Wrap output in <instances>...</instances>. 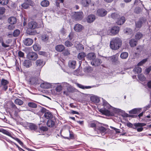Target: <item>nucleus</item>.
Listing matches in <instances>:
<instances>
[{
    "label": "nucleus",
    "instance_id": "nucleus-1",
    "mask_svg": "<svg viewBox=\"0 0 151 151\" xmlns=\"http://www.w3.org/2000/svg\"><path fill=\"white\" fill-rule=\"evenodd\" d=\"M122 44V41L121 39L118 37L113 38L110 42V46L112 50L118 49Z\"/></svg>",
    "mask_w": 151,
    "mask_h": 151
},
{
    "label": "nucleus",
    "instance_id": "nucleus-2",
    "mask_svg": "<svg viewBox=\"0 0 151 151\" xmlns=\"http://www.w3.org/2000/svg\"><path fill=\"white\" fill-rule=\"evenodd\" d=\"M37 26V22L34 21H31L29 22L27 27V32L29 35H35L37 33L35 29Z\"/></svg>",
    "mask_w": 151,
    "mask_h": 151
},
{
    "label": "nucleus",
    "instance_id": "nucleus-3",
    "mask_svg": "<svg viewBox=\"0 0 151 151\" xmlns=\"http://www.w3.org/2000/svg\"><path fill=\"white\" fill-rule=\"evenodd\" d=\"M120 30V28L118 26H114L111 28L109 27L107 31L108 35L114 36L118 34Z\"/></svg>",
    "mask_w": 151,
    "mask_h": 151
},
{
    "label": "nucleus",
    "instance_id": "nucleus-4",
    "mask_svg": "<svg viewBox=\"0 0 151 151\" xmlns=\"http://www.w3.org/2000/svg\"><path fill=\"white\" fill-rule=\"evenodd\" d=\"M43 63V61L42 60L38 59L35 62V66L34 67V70L40 74L41 69L44 65Z\"/></svg>",
    "mask_w": 151,
    "mask_h": 151
},
{
    "label": "nucleus",
    "instance_id": "nucleus-5",
    "mask_svg": "<svg viewBox=\"0 0 151 151\" xmlns=\"http://www.w3.org/2000/svg\"><path fill=\"white\" fill-rule=\"evenodd\" d=\"M146 21V19L142 17L140 18L137 21L135 22V29L139 30L142 27L143 24L145 23Z\"/></svg>",
    "mask_w": 151,
    "mask_h": 151
},
{
    "label": "nucleus",
    "instance_id": "nucleus-6",
    "mask_svg": "<svg viewBox=\"0 0 151 151\" xmlns=\"http://www.w3.org/2000/svg\"><path fill=\"white\" fill-rule=\"evenodd\" d=\"M83 13L82 12H75L72 16V19L76 21L81 20L83 18Z\"/></svg>",
    "mask_w": 151,
    "mask_h": 151
},
{
    "label": "nucleus",
    "instance_id": "nucleus-7",
    "mask_svg": "<svg viewBox=\"0 0 151 151\" xmlns=\"http://www.w3.org/2000/svg\"><path fill=\"white\" fill-rule=\"evenodd\" d=\"M41 112L44 114L43 116L47 119H48V120L51 119L53 117V115L51 112L45 108H43L42 109Z\"/></svg>",
    "mask_w": 151,
    "mask_h": 151
},
{
    "label": "nucleus",
    "instance_id": "nucleus-8",
    "mask_svg": "<svg viewBox=\"0 0 151 151\" xmlns=\"http://www.w3.org/2000/svg\"><path fill=\"white\" fill-rule=\"evenodd\" d=\"M35 4L32 0H24V2L21 5L22 7L24 9H26L28 8L29 6H33Z\"/></svg>",
    "mask_w": 151,
    "mask_h": 151
},
{
    "label": "nucleus",
    "instance_id": "nucleus-9",
    "mask_svg": "<svg viewBox=\"0 0 151 151\" xmlns=\"http://www.w3.org/2000/svg\"><path fill=\"white\" fill-rule=\"evenodd\" d=\"M27 58L29 60L35 61L37 59L38 55L35 52H30L27 54Z\"/></svg>",
    "mask_w": 151,
    "mask_h": 151
},
{
    "label": "nucleus",
    "instance_id": "nucleus-10",
    "mask_svg": "<svg viewBox=\"0 0 151 151\" xmlns=\"http://www.w3.org/2000/svg\"><path fill=\"white\" fill-rule=\"evenodd\" d=\"M146 125V124L144 123H134L133 124L130 122L127 123V125L128 127L132 128L133 129H136L137 127H143Z\"/></svg>",
    "mask_w": 151,
    "mask_h": 151
},
{
    "label": "nucleus",
    "instance_id": "nucleus-11",
    "mask_svg": "<svg viewBox=\"0 0 151 151\" xmlns=\"http://www.w3.org/2000/svg\"><path fill=\"white\" fill-rule=\"evenodd\" d=\"M99 111L102 114L108 116H113L114 115V113L110 111L105 109H100L99 110Z\"/></svg>",
    "mask_w": 151,
    "mask_h": 151
},
{
    "label": "nucleus",
    "instance_id": "nucleus-12",
    "mask_svg": "<svg viewBox=\"0 0 151 151\" xmlns=\"http://www.w3.org/2000/svg\"><path fill=\"white\" fill-rule=\"evenodd\" d=\"M107 12L104 9L101 8L98 9L96 12V14L100 17L105 16L107 14Z\"/></svg>",
    "mask_w": 151,
    "mask_h": 151
},
{
    "label": "nucleus",
    "instance_id": "nucleus-13",
    "mask_svg": "<svg viewBox=\"0 0 151 151\" xmlns=\"http://www.w3.org/2000/svg\"><path fill=\"white\" fill-rule=\"evenodd\" d=\"M94 129L95 131L97 132L98 134H101L103 135L106 133V128L102 126L99 127Z\"/></svg>",
    "mask_w": 151,
    "mask_h": 151
},
{
    "label": "nucleus",
    "instance_id": "nucleus-14",
    "mask_svg": "<svg viewBox=\"0 0 151 151\" xmlns=\"http://www.w3.org/2000/svg\"><path fill=\"white\" fill-rule=\"evenodd\" d=\"M96 16L93 14L88 15L86 18V19L87 22L88 23H91L93 22L96 19Z\"/></svg>",
    "mask_w": 151,
    "mask_h": 151
},
{
    "label": "nucleus",
    "instance_id": "nucleus-15",
    "mask_svg": "<svg viewBox=\"0 0 151 151\" xmlns=\"http://www.w3.org/2000/svg\"><path fill=\"white\" fill-rule=\"evenodd\" d=\"M9 83V82L6 80L2 78L1 81V84L3 86V89L4 91H6L8 89L7 85Z\"/></svg>",
    "mask_w": 151,
    "mask_h": 151
},
{
    "label": "nucleus",
    "instance_id": "nucleus-16",
    "mask_svg": "<svg viewBox=\"0 0 151 151\" xmlns=\"http://www.w3.org/2000/svg\"><path fill=\"white\" fill-rule=\"evenodd\" d=\"M126 21L125 17L124 16H122L118 18L116 22V23L118 25H121L123 24Z\"/></svg>",
    "mask_w": 151,
    "mask_h": 151
},
{
    "label": "nucleus",
    "instance_id": "nucleus-17",
    "mask_svg": "<svg viewBox=\"0 0 151 151\" xmlns=\"http://www.w3.org/2000/svg\"><path fill=\"white\" fill-rule=\"evenodd\" d=\"M28 126L31 130L35 131L36 132H38V130H37L38 127L35 124L29 123L28 124Z\"/></svg>",
    "mask_w": 151,
    "mask_h": 151
},
{
    "label": "nucleus",
    "instance_id": "nucleus-18",
    "mask_svg": "<svg viewBox=\"0 0 151 151\" xmlns=\"http://www.w3.org/2000/svg\"><path fill=\"white\" fill-rule=\"evenodd\" d=\"M101 62V59L98 58H95V59L92 60L91 64L93 66H96L100 65Z\"/></svg>",
    "mask_w": 151,
    "mask_h": 151
},
{
    "label": "nucleus",
    "instance_id": "nucleus-19",
    "mask_svg": "<svg viewBox=\"0 0 151 151\" xmlns=\"http://www.w3.org/2000/svg\"><path fill=\"white\" fill-rule=\"evenodd\" d=\"M24 44L27 46L31 45L33 42V40L30 38L25 39L23 41Z\"/></svg>",
    "mask_w": 151,
    "mask_h": 151
},
{
    "label": "nucleus",
    "instance_id": "nucleus-20",
    "mask_svg": "<svg viewBox=\"0 0 151 151\" xmlns=\"http://www.w3.org/2000/svg\"><path fill=\"white\" fill-rule=\"evenodd\" d=\"M83 27L82 25L78 23L75 25L74 27V29L76 32H80L82 31Z\"/></svg>",
    "mask_w": 151,
    "mask_h": 151
},
{
    "label": "nucleus",
    "instance_id": "nucleus-21",
    "mask_svg": "<svg viewBox=\"0 0 151 151\" xmlns=\"http://www.w3.org/2000/svg\"><path fill=\"white\" fill-rule=\"evenodd\" d=\"M91 3V0H81V3L84 7H88Z\"/></svg>",
    "mask_w": 151,
    "mask_h": 151
},
{
    "label": "nucleus",
    "instance_id": "nucleus-22",
    "mask_svg": "<svg viewBox=\"0 0 151 151\" xmlns=\"http://www.w3.org/2000/svg\"><path fill=\"white\" fill-rule=\"evenodd\" d=\"M23 65L26 68H29L32 65V62L30 61L29 60H25L24 61Z\"/></svg>",
    "mask_w": 151,
    "mask_h": 151
},
{
    "label": "nucleus",
    "instance_id": "nucleus-23",
    "mask_svg": "<svg viewBox=\"0 0 151 151\" xmlns=\"http://www.w3.org/2000/svg\"><path fill=\"white\" fill-rule=\"evenodd\" d=\"M65 46L62 45H59L55 47V50L58 52H63L65 49Z\"/></svg>",
    "mask_w": 151,
    "mask_h": 151
},
{
    "label": "nucleus",
    "instance_id": "nucleus-24",
    "mask_svg": "<svg viewBox=\"0 0 151 151\" xmlns=\"http://www.w3.org/2000/svg\"><path fill=\"white\" fill-rule=\"evenodd\" d=\"M37 81L38 80L35 77H32L30 78L28 80L29 83L32 85L36 84Z\"/></svg>",
    "mask_w": 151,
    "mask_h": 151
},
{
    "label": "nucleus",
    "instance_id": "nucleus-25",
    "mask_svg": "<svg viewBox=\"0 0 151 151\" xmlns=\"http://www.w3.org/2000/svg\"><path fill=\"white\" fill-rule=\"evenodd\" d=\"M47 124L49 127H52L55 125V122L51 119H49L47 121Z\"/></svg>",
    "mask_w": 151,
    "mask_h": 151
},
{
    "label": "nucleus",
    "instance_id": "nucleus-26",
    "mask_svg": "<svg viewBox=\"0 0 151 151\" xmlns=\"http://www.w3.org/2000/svg\"><path fill=\"white\" fill-rule=\"evenodd\" d=\"M96 55L93 53H88L87 55V58L89 60H93L96 58Z\"/></svg>",
    "mask_w": 151,
    "mask_h": 151
},
{
    "label": "nucleus",
    "instance_id": "nucleus-27",
    "mask_svg": "<svg viewBox=\"0 0 151 151\" xmlns=\"http://www.w3.org/2000/svg\"><path fill=\"white\" fill-rule=\"evenodd\" d=\"M39 131L38 132L40 133H42L47 131L48 130V128L46 126H41L39 128Z\"/></svg>",
    "mask_w": 151,
    "mask_h": 151
},
{
    "label": "nucleus",
    "instance_id": "nucleus-28",
    "mask_svg": "<svg viewBox=\"0 0 151 151\" xmlns=\"http://www.w3.org/2000/svg\"><path fill=\"white\" fill-rule=\"evenodd\" d=\"M129 43L131 47H134L136 46L137 41L134 39H132L130 40Z\"/></svg>",
    "mask_w": 151,
    "mask_h": 151
},
{
    "label": "nucleus",
    "instance_id": "nucleus-29",
    "mask_svg": "<svg viewBox=\"0 0 151 151\" xmlns=\"http://www.w3.org/2000/svg\"><path fill=\"white\" fill-rule=\"evenodd\" d=\"M75 47L77 49V50L80 52L83 50L84 48L83 46L81 44H78L76 45H75Z\"/></svg>",
    "mask_w": 151,
    "mask_h": 151
},
{
    "label": "nucleus",
    "instance_id": "nucleus-30",
    "mask_svg": "<svg viewBox=\"0 0 151 151\" xmlns=\"http://www.w3.org/2000/svg\"><path fill=\"white\" fill-rule=\"evenodd\" d=\"M141 109L135 108L129 111V113L130 114H136L139 113L141 111Z\"/></svg>",
    "mask_w": 151,
    "mask_h": 151
},
{
    "label": "nucleus",
    "instance_id": "nucleus-31",
    "mask_svg": "<svg viewBox=\"0 0 151 151\" xmlns=\"http://www.w3.org/2000/svg\"><path fill=\"white\" fill-rule=\"evenodd\" d=\"M76 65V61L74 60H70L68 62V65L70 67L75 69Z\"/></svg>",
    "mask_w": 151,
    "mask_h": 151
},
{
    "label": "nucleus",
    "instance_id": "nucleus-32",
    "mask_svg": "<svg viewBox=\"0 0 151 151\" xmlns=\"http://www.w3.org/2000/svg\"><path fill=\"white\" fill-rule=\"evenodd\" d=\"M8 21L11 24H14L16 23L17 20L15 17H12L9 18Z\"/></svg>",
    "mask_w": 151,
    "mask_h": 151
},
{
    "label": "nucleus",
    "instance_id": "nucleus-33",
    "mask_svg": "<svg viewBox=\"0 0 151 151\" xmlns=\"http://www.w3.org/2000/svg\"><path fill=\"white\" fill-rule=\"evenodd\" d=\"M40 87L44 89L49 88L50 86V84L47 83L45 82L41 84L40 85Z\"/></svg>",
    "mask_w": 151,
    "mask_h": 151
},
{
    "label": "nucleus",
    "instance_id": "nucleus-34",
    "mask_svg": "<svg viewBox=\"0 0 151 151\" xmlns=\"http://www.w3.org/2000/svg\"><path fill=\"white\" fill-rule=\"evenodd\" d=\"M86 54L84 52L79 53L78 55L77 58L79 60H82L86 56Z\"/></svg>",
    "mask_w": 151,
    "mask_h": 151
},
{
    "label": "nucleus",
    "instance_id": "nucleus-35",
    "mask_svg": "<svg viewBox=\"0 0 151 151\" xmlns=\"http://www.w3.org/2000/svg\"><path fill=\"white\" fill-rule=\"evenodd\" d=\"M143 36V34L140 32H137L135 35V37L136 40H139Z\"/></svg>",
    "mask_w": 151,
    "mask_h": 151
},
{
    "label": "nucleus",
    "instance_id": "nucleus-36",
    "mask_svg": "<svg viewBox=\"0 0 151 151\" xmlns=\"http://www.w3.org/2000/svg\"><path fill=\"white\" fill-rule=\"evenodd\" d=\"M111 17L114 19H118V18L120 17V15L119 14H117L115 12L112 13L111 15Z\"/></svg>",
    "mask_w": 151,
    "mask_h": 151
},
{
    "label": "nucleus",
    "instance_id": "nucleus-37",
    "mask_svg": "<svg viewBox=\"0 0 151 151\" xmlns=\"http://www.w3.org/2000/svg\"><path fill=\"white\" fill-rule=\"evenodd\" d=\"M91 101L94 103H98L100 101V99L96 96H93L91 97Z\"/></svg>",
    "mask_w": 151,
    "mask_h": 151
},
{
    "label": "nucleus",
    "instance_id": "nucleus-38",
    "mask_svg": "<svg viewBox=\"0 0 151 151\" xmlns=\"http://www.w3.org/2000/svg\"><path fill=\"white\" fill-rule=\"evenodd\" d=\"M32 47L33 50L36 51H39L41 49V47L39 44H35Z\"/></svg>",
    "mask_w": 151,
    "mask_h": 151
},
{
    "label": "nucleus",
    "instance_id": "nucleus-39",
    "mask_svg": "<svg viewBox=\"0 0 151 151\" xmlns=\"http://www.w3.org/2000/svg\"><path fill=\"white\" fill-rule=\"evenodd\" d=\"M125 33L127 35H131L132 33V29L129 28L127 27L124 30Z\"/></svg>",
    "mask_w": 151,
    "mask_h": 151
},
{
    "label": "nucleus",
    "instance_id": "nucleus-40",
    "mask_svg": "<svg viewBox=\"0 0 151 151\" xmlns=\"http://www.w3.org/2000/svg\"><path fill=\"white\" fill-rule=\"evenodd\" d=\"M14 103L15 104L19 106L22 105L24 103L22 101L18 98L16 99L15 100Z\"/></svg>",
    "mask_w": 151,
    "mask_h": 151
},
{
    "label": "nucleus",
    "instance_id": "nucleus-41",
    "mask_svg": "<svg viewBox=\"0 0 151 151\" xmlns=\"http://www.w3.org/2000/svg\"><path fill=\"white\" fill-rule=\"evenodd\" d=\"M128 56V53L127 52H123L120 55V57L122 59H126Z\"/></svg>",
    "mask_w": 151,
    "mask_h": 151
},
{
    "label": "nucleus",
    "instance_id": "nucleus-42",
    "mask_svg": "<svg viewBox=\"0 0 151 151\" xmlns=\"http://www.w3.org/2000/svg\"><path fill=\"white\" fill-rule=\"evenodd\" d=\"M28 106L31 108H35L37 107V104L33 102H28L27 104Z\"/></svg>",
    "mask_w": 151,
    "mask_h": 151
},
{
    "label": "nucleus",
    "instance_id": "nucleus-43",
    "mask_svg": "<svg viewBox=\"0 0 151 151\" xmlns=\"http://www.w3.org/2000/svg\"><path fill=\"white\" fill-rule=\"evenodd\" d=\"M76 85L78 87L82 89H89L91 88V86H84L78 83H77Z\"/></svg>",
    "mask_w": 151,
    "mask_h": 151
},
{
    "label": "nucleus",
    "instance_id": "nucleus-44",
    "mask_svg": "<svg viewBox=\"0 0 151 151\" xmlns=\"http://www.w3.org/2000/svg\"><path fill=\"white\" fill-rule=\"evenodd\" d=\"M41 4L42 6L47 7L49 5V2L47 0H43L41 2Z\"/></svg>",
    "mask_w": 151,
    "mask_h": 151
},
{
    "label": "nucleus",
    "instance_id": "nucleus-45",
    "mask_svg": "<svg viewBox=\"0 0 151 151\" xmlns=\"http://www.w3.org/2000/svg\"><path fill=\"white\" fill-rule=\"evenodd\" d=\"M0 43H1L2 46L6 48L9 46V45H6L4 43V42L3 38L1 37H0Z\"/></svg>",
    "mask_w": 151,
    "mask_h": 151
},
{
    "label": "nucleus",
    "instance_id": "nucleus-46",
    "mask_svg": "<svg viewBox=\"0 0 151 151\" xmlns=\"http://www.w3.org/2000/svg\"><path fill=\"white\" fill-rule=\"evenodd\" d=\"M147 59L148 58H147L143 59L137 63V65L138 66H142L146 63V62L147 61Z\"/></svg>",
    "mask_w": 151,
    "mask_h": 151
},
{
    "label": "nucleus",
    "instance_id": "nucleus-47",
    "mask_svg": "<svg viewBox=\"0 0 151 151\" xmlns=\"http://www.w3.org/2000/svg\"><path fill=\"white\" fill-rule=\"evenodd\" d=\"M133 70L134 71L136 72L137 73H140L142 72V70L141 67L137 66Z\"/></svg>",
    "mask_w": 151,
    "mask_h": 151
},
{
    "label": "nucleus",
    "instance_id": "nucleus-48",
    "mask_svg": "<svg viewBox=\"0 0 151 151\" xmlns=\"http://www.w3.org/2000/svg\"><path fill=\"white\" fill-rule=\"evenodd\" d=\"M139 79L141 81H143L146 80V78L145 76L142 74L139 75L138 76Z\"/></svg>",
    "mask_w": 151,
    "mask_h": 151
},
{
    "label": "nucleus",
    "instance_id": "nucleus-49",
    "mask_svg": "<svg viewBox=\"0 0 151 151\" xmlns=\"http://www.w3.org/2000/svg\"><path fill=\"white\" fill-rule=\"evenodd\" d=\"M62 53L64 56H68L70 54V51L68 49H65L63 51Z\"/></svg>",
    "mask_w": 151,
    "mask_h": 151
},
{
    "label": "nucleus",
    "instance_id": "nucleus-50",
    "mask_svg": "<svg viewBox=\"0 0 151 151\" xmlns=\"http://www.w3.org/2000/svg\"><path fill=\"white\" fill-rule=\"evenodd\" d=\"M65 45L67 47H70L72 46L73 45V44L69 41L66 40L65 42Z\"/></svg>",
    "mask_w": 151,
    "mask_h": 151
},
{
    "label": "nucleus",
    "instance_id": "nucleus-51",
    "mask_svg": "<svg viewBox=\"0 0 151 151\" xmlns=\"http://www.w3.org/2000/svg\"><path fill=\"white\" fill-rule=\"evenodd\" d=\"M41 38L42 40L45 42L47 41L49 38L48 36L46 34L42 35Z\"/></svg>",
    "mask_w": 151,
    "mask_h": 151
},
{
    "label": "nucleus",
    "instance_id": "nucleus-52",
    "mask_svg": "<svg viewBox=\"0 0 151 151\" xmlns=\"http://www.w3.org/2000/svg\"><path fill=\"white\" fill-rule=\"evenodd\" d=\"M20 33V30L19 29H16L14 31L13 35L14 37H17L19 36Z\"/></svg>",
    "mask_w": 151,
    "mask_h": 151
},
{
    "label": "nucleus",
    "instance_id": "nucleus-53",
    "mask_svg": "<svg viewBox=\"0 0 151 151\" xmlns=\"http://www.w3.org/2000/svg\"><path fill=\"white\" fill-rule=\"evenodd\" d=\"M9 1V0H0V4L2 5H6Z\"/></svg>",
    "mask_w": 151,
    "mask_h": 151
},
{
    "label": "nucleus",
    "instance_id": "nucleus-54",
    "mask_svg": "<svg viewBox=\"0 0 151 151\" xmlns=\"http://www.w3.org/2000/svg\"><path fill=\"white\" fill-rule=\"evenodd\" d=\"M62 90V87L61 85L58 86L55 88L56 91L58 92L61 91Z\"/></svg>",
    "mask_w": 151,
    "mask_h": 151
},
{
    "label": "nucleus",
    "instance_id": "nucleus-55",
    "mask_svg": "<svg viewBox=\"0 0 151 151\" xmlns=\"http://www.w3.org/2000/svg\"><path fill=\"white\" fill-rule=\"evenodd\" d=\"M141 11V8L139 7H138L136 8L135 9L134 12L137 14H139L140 12Z\"/></svg>",
    "mask_w": 151,
    "mask_h": 151
},
{
    "label": "nucleus",
    "instance_id": "nucleus-56",
    "mask_svg": "<svg viewBox=\"0 0 151 151\" xmlns=\"http://www.w3.org/2000/svg\"><path fill=\"white\" fill-rule=\"evenodd\" d=\"M96 124L95 123L93 122L89 124H88L89 127L91 128H94V129L96 128Z\"/></svg>",
    "mask_w": 151,
    "mask_h": 151
},
{
    "label": "nucleus",
    "instance_id": "nucleus-57",
    "mask_svg": "<svg viewBox=\"0 0 151 151\" xmlns=\"http://www.w3.org/2000/svg\"><path fill=\"white\" fill-rule=\"evenodd\" d=\"M14 114L16 116H18V113L20 112L21 110H19L17 108L14 109Z\"/></svg>",
    "mask_w": 151,
    "mask_h": 151
},
{
    "label": "nucleus",
    "instance_id": "nucleus-58",
    "mask_svg": "<svg viewBox=\"0 0 151 151\" xmlns=\"http://www.w3.org/2000/svg\"><path fill=\"white\" fill-rule=\"evenodd\" d=\"M18 55L19 57L24 58V53L21 51H19L18 52Z\"/></svg>",
    "mask_w": 151,
    "mask_h": 151
},
{
    "label": "nucleus",
    "instance_id": "nucleus-59",
    "mask_svg": "<svg viewBox=\"0 0 151 151\" xmlns=\"http://www.w3.org/2000/svg\"><path fill=\"white\" fill-rule=\"evenodd\" d=\"M5 9L4 7H0V14H3L5 12Z\"/></svg>",
    "mask_w": 151,
    "mask_h": 151
},
{
    "label": "nucleus",
    "instance_id": "nucleus-60",
    "mask_svg": "<svg viewBox=\"0 0 151 151\" xmlns=\"http://www.w3.org/2000/svg\"><path fill=\"white\" fill-rule=\"evenodd\" d=\"M73 32H71L69 35L68 37H69V39L70 40H71L73 37Z\"/></svg>",
    "mask_w": 151,
    "mask_h": 151
},
{
    "label": "nucleus",
    "instance_id": "nucleus-61",
    "mask_svg": "<svg viewBox=\"0 0 151 151\" xmlns=\"http://www.w3.org/2000/svg\"><path fill=\"white\" fill-rule=\"evenodd\" d=\"M93 70L92 68L91 67H88L86 68V71L88 73H90Z\"/></svg>",
    "mask_w": 151,
    "mask_h": 151
},
{
    "label": "nucleus",
    "instance_id": "nucleus-62",
    "mask_svg": "<svg viewBox=\"0 0 151 151\" xmlns=\"http://www.w3.org/2000/svg\"><path fill=\"white\" fill-rule=\"evenodd\" d=\"M151 70V66L147 68H146L145 70V71L146 73L147 74H148Z\"/></svg>",
    "mask_w": 151,
    "mask_h": 151
},
{
    "label": "nucleus",
    "instance_id": "nucleus-63",
    "mask_svg": "<svg viewBox=\"0 0 151 151\" xmlns=\"http://www.w3.org/2000/svg\"><path fill=\"white\" fill-rule=\"evenodd\" d=\"M67 90L70 92H72L73 91V88L70 86H68L67 87Z\"/></svg>",
    "mask_w": 151,
    "mask_h": 151
},
{
    "label": "nucleus",
    "instance_id": "nucleus-64",
    "mask_svg": "<svg viewBox=\"0 0 151 151\" xmlns=\"http://www.w3.org/2000/svg\"><path fill=\"white\" fill-rule=\"evenodd\" d=\"M3 133L9 136H11V134L10 132L6 130H4L3 131Z\"/></svg>",
    "mask_w": 151,
    "mask_h": 151
}]
</instances>
